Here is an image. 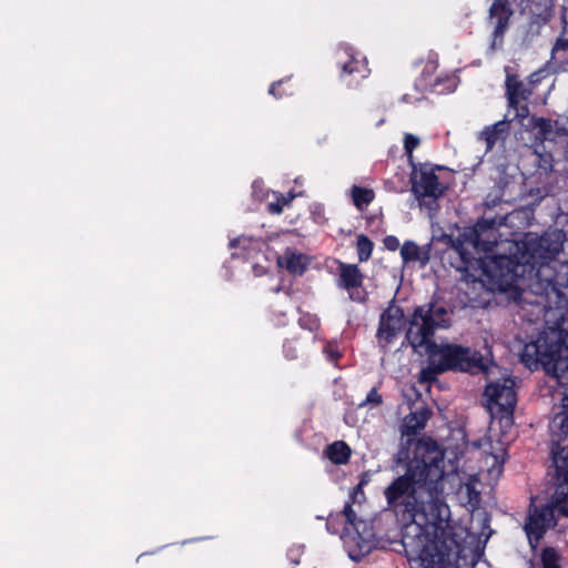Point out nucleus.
<instances>
[{"label":"nucleus","mask_w":568,"mask_h":568,"mask_svg":"<svg viewBox=\"0 0 568 568\" xmlns=\"http://www.w3.org/2000/svg\"><path fill=\"white\" fill-rule=\"evenodd\" d=\"M507 130L508 124L506 121H498L493 125L486 126L481 131L480 138L486 142L487 150H491L496 142L504 138Z\"/></svg>","instance_id":"nucleus-21"},{"label":"nucleus","mask_w":568,"mask_h":568,"mask_svg":"<svg viewBox=\"0 0 568 568\" xmlns=\"http://www.w3.org/2000/svg\"><path fill=\"white\" fill-rule=\"evenodd\" d=\"M555 49L568 50V39H558Z\"/></svg>","instance_id":"nucleus-41"},{"label":"nucleus","mask_w":568,"mask_h":568,"mask_svg":"<svg viewBox=\"0 0 568 568\" xmlns=\"http://www.w3.org/2000/svg\"><path fill=\"white\" fill-rule=\"evenodd\" d=\"M486 407L491 424L497 423L503 434L514 425V412L517 405L515 381L510 377L489 383L484 392Z\"/></svg>","instance_id":"nucleus-5"},{"label":"nucleus","mask_w":568,"mask_h":568,"mask_svg":"<svg viewBox=\"0 0 568 568\" xmlns=\"http://www.w3.org/2000/svg\"><path fill=\"white\" fill-rule=\"evenodd\" d=\"M442 372L437 371V367L435 365H432L427 361V367L423 368L420 372V379L425 382H430L436 378L437 374H440Z\"/></svg>","instance_id":"nucleus-34"},{"label":"nucleus","mask_w":568,"mask_h":568,"mask_svg":"<svg viewBox=\"0 0 568 568\" xmlns=\"http://www.w3.org/2000/svg\"><path fill=\"white\" fill-rule=\"evenodd\" d=\"M277 264L285 268L290 274L301 276L307 270L310 258L307 255L287 247L284 253L278 256Z\"/></svg>","instance_id":"nucleus-15"},{"label":"nucleus","mask_w":568,"mask_h":568,"mask_svg":"<svg viewBox=\"0 0 568 568\" xmlns=\"http://www.w3.org/2000/svg\"><path fill=\"white\" fill-rule=\"evenodd\" d=\"M437 69V63L434 61H428L422 72L420 79L415 83V89L418 90L419 87L422 90H430L435 91L436 87L439 83V79L436 78L434 81L432 80V75L435 73Z\"/></svg>","instance_id":"nucleus-23"},{"label":"nucleus","mask_w":568,"mask_h":568,"mask_svg":"<svg viewBox=\"0 0 568 568\" xmlns=\"http://www.w3.org/2000/svg\"><path fill=\"white\" fill-rule=\"evenodd\" d=\"M297 323L302 329H306L315 334L321 328L320 317L316 314H312L308 312H301Z\"/></svg>","instance_id":"nucleus-27"},{"label":"nucleus","mask_w":568,"mask_h":568,"mask_svg":"<svg viewBox=\"0 0 568 568\" xmlns=\"http://www.w3.org/2000/svg\"><path fill=\"white\" fill-rule=\"evenodd\" d=\"M506 95L509 105L516 108L520 100H528L530 91L515 75H507Z\"/></svg>","instance_id":"nucleus-18"},{"label":"nucleus","mask_w":568,"mask_h":568,"mask_svg":"<svg viewBox=\"0 0 568 568\" xmlns=\"http://www.w3.org/2000/svg\"><path fill=\"white\" fill-rule=\"evenodd\" d=\"M541 568H562L560 555L554 547H545L540 552Z\"/></svg>","instance_id":"nucleus-26"},{"label":"nucleus","mask_w":568,"mask_h":568,"mask_svg":"<svg viewBox=\"0 0 568 568\" xmlns=\"http://www.w3.org/2000/svg\"><path fill=\"white\" fill-rule=\"evenodd\" d=\"M509 183L505 178H500L494 189L486 195L485 197V205L487 207H495L496 205L500 204L501 202H510V199H506V189L508 187Z\"/></svg>","instance_id":"nucleus-22"},{"label":"nucleus","mask_w":568,"mask_h":568,"mask_svg":"<svg viewBox=\"0 0 568 568\" xmlns=\"http://www.w3.org/2000/svg\"><path fill=\"white\" fill-rule=\"evenodd\" d=\"M248 242H250V240L246 237H236V239H233L230 241V247L242 246L245 248Z\"/></svg>","instance_id":"nucleus-38"},{"label":"nucleus","mask_w":568,"mask_h":568,"mask_svg":"<svg viewBox=\"0 0 568 568\" xmlns=\"http://www.w3.org/2000/svg\"><path fill=\"white\" fill-rule=\"evenodd\" d=\"M565 159L568 161V140L565 148Z\"/></svg>","instance_id":"nucleus-43"},{"label":"nucleus","mask_w":568,"mask_h":568,"mask_svg":"<svg viewBox=\"0 0 568 568\" xmlns=\"http://www.w3.org/2000/svg\"><path fill=\"white\" fill-rule=\"evenodd\" d=\"M552 466L555 468L554 478L557 488L551 498L547 503L554 507V515L568 518V446L561 449H552Z\"/></svg>","instance_id":"nucleus-8"},{"label":"nucleus","mask_w":568,"mask_h":568,"mask_svg":"<svg viewBox=\"0 0 568 568\" xmlns=\"http://www.w3.org/2000/svg\"><path fill=\"white\" fill-rule=\"evenodd\" d=\"M382 382H378L376 386L372 387L367 393L365 399L359 403L358 407H377L383 404V396L379 394Z\"/></svg>","instance_id":"nucleus-29"},{"label":"nucleus","mask_w":568,"mask_h":568,"mask_svg":"<svg viewBox=\"0 0 568 568\" xmlns=\"http://www.w3.org/2000/svg\"><path fill=\"white\" fill-rule=\"evenodd\" d=\"M337 64L341 69V77H353L357 82L366 79L371 70L367 59L351 45H341L338 49Z\"/></svg>","instance_id":"nucleus-12"},{"label":"nucleus","mask_w":568,"mask_h":568,"mask_svg":"<svg viewBox=\"0 0 568 568\" xmlns=\"http://www.w3.org/2000/svg\"><path fill=\"white\" fill-rule=\"evenodd\" d=\"M444 466L436 442L418 439L405 474L384 489L387 509L405 523V551L419 568H453V552L458 546L444 497Z\"/></svg>","instance_id":"nucleus-1"},{"label":"nucleus","mask_w":568,"mask_h":568,"mask_svg":"<svg viewBox=\"0 0 568 568\" xmlns=\"http://www.w3.org/2000/svg\"><path fill=\"white\" fill-rule=\"evenodd\" d=\"M438 169H440V166H433L427 163L418 164V166L413 165L410 175L412 190L417 199L429 197L436 201L444 194L445 186L440 184L435 173Z\"/></svg>","instance_id":"nucleus-11"},{"label":"nucleus","mask_w":568,"mask_h":568,"mask_svg":"<svg viewBox=\"0 0 568 568\" xmlns=\"http://www.w3.org/2000/svg\"><path fill=\"white\" fill-rule=\"evenodd\" d=\"M417 91H419V93H423L424 90H422V88L419 87V89ZM422 99H423V94L416 95V97H412L409 94H404L400 100L406 103H413V102L420 101Z\"/></svg>","instance_id":"nucleus-39"},{"label":"nucleus","mask_w":568,"mask_h":568,"mask_svg":"<svg viewBox=\"0 0 568 568\" xmlns=\"http://www.w3.org/2000/svg\"><path fill=\"white\" fill-rule=\"evenodd\" d=\"M557 121L546 118H536L532 120V129L535 130L536 139L540 142L554 141L559 134L556 130Z\"/></svg>","instance_id":"nucleus-20"},{"label":"nucleus","mask_w":568,"mask_h":568,"mask_svg":"<svg viewBox=\"0 0 568 568\" xmlns=\"http://www.w3.org/2000/svg\"><path fill=\"white\" fill-rule=\"evenodd\" d=\"M449 324L447 308L436 302H428L416 306L409 315L405 337L415 352L425 348L428 362L439 372L483 369L479 352L457 344H437L433 341L435 332L448 327Z\"/></svg>","instance_id":"nucleus-3"},{"label":"nucleus","mask_w":568,"mask_h":568,"mask_svg":"<svg viewBox=\"0 0 568 568\" xmlns=\"http://www.w3.org/2000/svg\"><path fill=\"white\" fill-rule=\"evenodd\" d=\"M339 519L341 518H336V515L335 516L331 515L326 523L327 529L331 530L332 532H336V530L334 529V526H336V523L339 521Z\"/></svg>","instance_id":"nucleus-40"},{"label":"nucleus","mask_w":568,"mask_h":568,"mask_svg":"<svg viewBox=\"0 0 568 568\" xmlns=\"http://www.w3.org/2000/svg\"><path fill=\"white\" fill-rule=\"evenodd\" d=\"M336 518L344 519V531L347 534H351L352 531L356 532L358 537V545H361V542L368 544L373 540L374 532L372 527H369L365 520L357 518L356 513L353 509L352 501H347L344 505L343 510L336 515Z\"/></svg>","instance_id":"nucleus-13"},{"label":"nucleus","mask_w":568,"mask_h":568,"mask_svg":"<svg viewBox=\"0 0 568 568\" xmlns=\"http://www.w3.org/2000/svg\"><path fill=\"white\" fill-rule=\"evenodd\" d=\"M290 81V78H285L278 81L273 82L268 88V93L273 95L275 99H282L284 97H288L293 94V88H283Z\"/></svg>","instance_id":"nucleus-30"},{"label":"nucleus","mask_w":568,"mask_h":568,"mask_svg":"<svg viewBox=\"0 0 568 568\" xmlns=\"http://www.w3.org/2000/svg\"><path fill=\"white\" fill-rule=\"evenodd\" d=\"M361 481H363V486L366 485L367 480L362 478Z\"/></svg>","instance_id":"nucleus-44"},{"label":"nucleus","mask_w":568,"mask_h":568,"mask_svg":"<svg viewBox=\"0 0 568 568\" xmlns=\"http://www.w3.org/2000/svg\"><path fill=\"white\" fill-rule=\"evenodd\" d=\"M535 153L538 158V168L544 170L545 172L552 171L554 169V159L550 153H539L538 150H535Z\"/></svg>","instance_id":"nucleus-32"},{"label":"nucleus","mask_w":568,"mask_h":568,"mask_svg":"<svg viewBox=\"0 0 568 568\" xmlns=\"http://www.w3.org/2000/svg\"><path fill=\"white\" fill-rule=\"evenodd\" d=\"M384 247L388 251L395 252L399 248V240L395 235H386L383 239Z\"/></svg>","instance_id":"nucleus-37"},{"label":"nucleus","mask_w":568,"mask_h":568,"mask_svg":"<svg viewBox=\"0 0 568 568\" xmlns=\"http://www.w3.org/2000/svg\"><path fill=\"white\" fill-rule=\"evenodd\" d=\"M351 193L354 205L361 211L366 209L374 201L375 197V193L372 189L362 187L357 185H354L352 187Z\"/></svg>","instance_id":"nucleus-24"},{"label":"nucleus","mask_w":568,"mask_h":568,"mask_svg":"<svg viewBox=\"0 0 568 568\" xmlns=\"http://www.w3.org/2000/svg\"><path fill=\"white\" fill-rule=\"evenodd\" d=\"M556 525L557 517L554 515V507L547 503L536 505L535 497H531L523 528L532 551L537 550L540 540L545 537L547 531L555 528Z\"/></svg>","instance_id":"nucleus-7"},{"label":"nucleus","mask_w":568,"mask_h":568,"mask_svg":"<svg viewBox=\"0 0 568 568\" xmlns=\"http://www.w3.org/2000/svg\"><path fill=\"white\" fill-rule=\"evenodd\" d=\"M362 488H363V481H359L358 485L353 488L351 497L354 498V496L357 493L362 491Z\"/></svg>","instance_id":"nucleus-42"},{"label":"nucleus","mask_w":568,"mask_h":568,"mask_svg":"<svg viewBox=\"0 0 568 568\" xmlns=\"http://www.w3.org/2000/svg\"><path fill=\"white\" fill-rule=\"evenodd\" d=\"M337 263L336 286L347 292L352 302L365 304L368 301V292L364 286L365 275L357 264L342 261Z\"/></svg>","instance_id":"nucleus-10"},{"label":"nucleus","mask_w":568,"mask_h":568,"mask_svg":"<svg viewBox=\"0 0 568 568\" xmlns=\"http://www.w3.org/2000/svg\"><path fill=\"white\" fill-rule=\"evenodd\" d=\"M302 552H303L302 546L292 547L287 551V558L294 566H297L301 562Z\"/></svg>","instance_id":"nucleus-36"},{"label":"nucleus","mask_w":568,"mask_h":568,"mask_svg":"<svg viewBox=\"0 0 568 568\" xmlns=\"http://www.w3.org/2000/svg\"><path fill=\"white\" fill-rule=\"evenodd\" d=\"M521 362L530 369L538 365L552 371L558 382L565 386L560 409L549 423L551 450L561 449L560 444L568 436V326L561 318L556 329L540 335L536 341L527 343L521 352ZM566 446H562L565 448Z\"/></svg>","instance_id":"nucleus-4"},{"label":"nucleus","mask_w":568,"mask_h":568,"mask_svg":"<svg viewBox=\"0 0 568 568\" xmlns=\"http://www.w3.org/2000/svg\"><path fill=\"white\" fill-rule=\"evenodd\" d=\"M489 16L491 19L496 20L494 37L503 39L513 16L509 0H494L489 9Z\"/></svg>","instance_id":"nucleus-16"},{"label":"nucleus","mask_w":568,"mask_h":568,"mask_svg":"<svg viewBox=\"0 0 568 568\" xmlns=\"http://www.w3.org/2000/svg\"><path fill=\"white\" fill-rule=\"evenodd\" d=\"M449 242L450 245L445 252L449 265L458 271L465 281H474L484 266L483 258L476 257L473 253L479 245L476 230L470 236L450 239Z\"/></svg>","instance_id":"nucleus-6"},{"label":"nucleus","mask_w":568,"mask_h":568,"mask_svg":"<svg viewBox=\"0 0 568 568\" xmlns=\"http://www.w3.org/2000/svg\"><path fill=\"white\" fill-rule=\"evenodd\" d=\"M562 251V243L551 235H531L527 234L523 241L520 256L517 263L529 267L534 273L535 283L532 291L540 297L534 302L539 311L544 313L546 322L554 313V326L561 318L567 321L568 326V262L560 263L557 256Z\"/></svg>","instance_id":"nucleus-2"},{"label":"nucleus","mask_w":568,"mask_h":568,"mask_svg":"<svg viewBox=\"0 0 568 568\" xmlns=\"http://www.w3.org/2000/svg\"><path fill=\"white\" fill-rule=\"evenodd\" d=\"M324 353L326 354L327 358L332 362H337L342 357V354L338 351L337 345L334 343H327L324 346Z\"/></svg>","instance_id":"nucleus-35"},{"label":"nucleus","mask_w":568,"mask_h":568,"mask_svg":"<svg viewBox=\"0 0 568 568\" xmlns=\"http://www.w3.org/2000/svg\"><path fill=\"white\" fill-rule=\"evenodd\" d=\"M430 416L432 410L427 406L410 412L403 418L400 424L402 436L409 437L419 434L425 428Z\"/></svg>","instance_id":"nucleus-14"},{"label":"nucleus","mask_w":568,"mask_h":568,"mask_svg":"<svg viewBox=\"0 0 568 568\" xmlns=\"http://www.w3.org/2000/svg\"><path fill=\"white\" fill-rule=\"evenodd\" d=\"M419 139L410 133L405 134L404 138V150L408 159L412 160L413 151L419 145Z\"/></svg>","instance_id":"nucleus-33"},{"label":"nucleus","mask_w":568,"mask_h":568,"mask_svg":"<svg viewBox=\"0 0 568 568\" xmlns=\"http://www.w3.org/2000/svg\"><path fill=\"white\" fill-rule=\"evenodd\" d=\"M284 356L290 359H296L298 357L297 338L286 339L283 344Z\"/></svg>","instance_id":"nucleus-31"},{"label":"nucleus","mask_w":568,"mask_h":568,"mask_svg":"<svg viewBox=\"0 0 568 568\" xmlns=\"http://www.w3.org/2000/svg\"><path fill=\"white\" fill-rule=\"evenodd\" d=\"M404 310L396 302L394 296L387 304L386 308L381 313L378 326L376 329V339L381 347H388L400 333L405 324L408 325Z\"/></svg>","instance_id":"nucleus-9"},{"label":"nucleus","mask_w":568,"mask_h":568,"mask_svg":"<svg viewBox=\"0 0 568 568\" xmlns=\"http://www.w3.org/2000/svg\"><path fill=\"white\" fill-rule=\"evenodd\" d=\"M296 194L293 192H288L286 195L278 194L276 195V201L270 202L267 204V211L271 214H281L285 206L290 205L291 202L295 199Z\"/></svg>","instance_id":"nucleus-28"},{"label":"nucleus","mask_w":568,"mask_h":568,"mask_svg":"<svg viewBox=\"0 0 568 568\" xmlns=\"http://www.w3.org/2000/svg\"><path fill=\"white\" fill-rule=\"evenodd\" d=\"M324 454L333 464L346 465L351 459L352 450L345 442L336 440L325 448Z\"/></svg>","instance_id":"nucleus-19"},{"label":"nucleus","mask_w":568,"mask_h":568,"mask_svg":"<svg viewBox=\"0 0 568 568\" xmlns=\"http://www.w3.org/2000/svg\"><path fill=\"white\" fill-rule=\"evenodd\" d=\"M373 248H374V243L367 235H365V234L357 235L356 251H357L358 261L361 263L367 262L372 257Z\"/></svg>","instance_id":"nucleus-25"},{"label":"nucleus","mask_w":568,"mask_h":568,"mask_svg":"<svg viewBox=\"0 0 568 568\" xmlns=\"http://www.w3.org/2000/svg\"><path fill=\"white\" fill-rule=\"evenodd\" d=\"M400 256L405 264L418 263L425 267L430 260V244L420 247L413 241H405L400 246Z\"/></svg>","instance_id":"nucleus-17"}]
</instances>
